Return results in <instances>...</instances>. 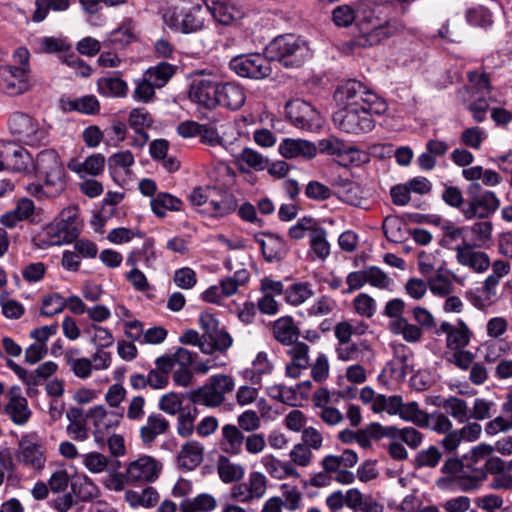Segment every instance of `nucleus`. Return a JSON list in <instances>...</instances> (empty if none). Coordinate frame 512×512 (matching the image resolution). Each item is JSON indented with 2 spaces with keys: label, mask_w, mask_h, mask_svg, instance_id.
<instances>
[{
  "label": "nucleus",
  "mask_w": 512,
  "mask_h": 512,
  "mask_svg": "<svg viewBox=\"0 0 512 512\" xmlns=\"http://www.w3.org/2000/svg\"><path fill=\"white\" fill-rule=\"evenodd\" d=\"M334 97L340 109L334 114L333 121L338 129L348 134L372 131L375 127L373 115L384 114L388 108L383 98L356 80L341 85Z\"/></svg>",
  "instance_id": "f257e3e1"
},
{
  "label": "nucleus",
  "mask_w": 512,
  "mask_h": 512,
  "mask_svg": "<svg viewBox=\"0 0 512 512\" xmlns=\"http://www.w3.org/2000/svg\"><path fill=\"white\" fill-rule=\"evenodd\" d=\"M378 7L368 1L359 2L356 8L340 5L333 10V21L337 26L347 27L357 21L360 34L355 38V44L366 48L376 45L390 37L395 32V26L382 19Z\"/></svg>",
  "instance_id": "f03ea898"
},
{
  "label": "nucleus",
  "mask_w": 512,
  "mask_h": 512,
  "mask_svg": "<svg viewBox=\"0 0 512 512\" xmlns=\"http://www.w3.org/2000/svg\"><path fill=\"white\" fill-rule=\"evenodd\" d=\"M33 172L40 182L27 185L26 190L32 196L54 198L67 186L64 164L54 149H45L37 154Z\"/></svg>",
  "instance_id": "7ed1b4c3"
},
{
  "label": "nucleus",
  "mask_w": 512,
  "mask_h": 512,
  "mask_svg": "<svg viewBox=\"0 0 512 512\" xmlns=\"http://www.w3.org/2000/svg\"><path fill=\"white\" fill-rule=\"evenodd\" d=\"M265 52L271 60L287 68L300 67L312 55L306 41L293 34L276 37L267 45Z\"/></svg>",
  "instance_id": "20e7f679"
},
{
  "label": "nucleus",
  "mask_w": 512,
  "mask_h": 512,
  "mask_svg": "<svg viewBox=\"0 0 512 512\" xmlns=\"http://www.w3.org/2000/svg\"><path fill=\"white\" fill-rule=\"evenodd\" d=\"M79 233L78 209L71 206L63 209L59 217L44 228L42 242L45 247L68 244Z\"/></svg>",
  "instance_id": "39448f33"
},
{
  "label": "nucleus",
  "mask_w": 512,
  "mask_h": 512,
  "mask_svg": "<svg viewBox=\"0 0 512 512\" xmlns=\"http://www.w3.org/2000/svg\"><path fill=\"white\" fill-rule=\"evenodd\" d=\"M10 133L19 141L28 146L45 145L49 139V127L29 114L16 111L8 121Z\"/></svg>",
  "instance_id": "423d86ee"
},
{
  "label": "nucleus",
  "mask_w": 512,
  "mask_h": 512,
  "mask_svg": "<svg viewBox=\"0 0 512 512\" xmlns=\"http://www.w3.org/2000/svg\"><path fill=\"white\" fill-rule=\"evenodd\" d=\"M219 85L218 75L212 69H197L191 73L188 98L194 104L206 109L216 107Z\"/></svg>",
  "instance_id": "0eeeda50"
},
{
  "label": "nucleus",
  "mask_w": 512,
  "mask_h": 512,
  "mask_svg": "<svg viewBox=\"0 0 512 512\" xmlns=\"http://www.w3.org/2000/svg\"><path fill=\"white\" fill-rule=\"evenodd\" d=\"M206 11L199 4L180 3L169 8L163 15L164 22L171 28L183 32H195L203 28Z\"/></svg>",
  "instance_id": "6e6552de"
},
{
  "label": "nucleus",
  "mask_w": 512,
  "mask_h": 512,
  "mask_svg": "<svg viewBox=\"0 0 512 512\" xmlns=\"http://www.w3.org/2000/svg\"><path fill=\"white\" fill-rule=\"evenodd\" d=\"M234 387L235 383L231 376L214 375L203 386L192 391L189 398L194 404L215 408L225 401V395L232 392Z\"/></svg>",
  "instance_id": "1a4fd4ad"
},
{
  "label": "nucleus",
  "mask_w": 512,
  "mask_h": 512,
  "mask_svg": "<svg viewBox=\"0 0 512 512\" xmlns=\"http://www.w3.org/2000/svg\"><path fill=\"white\" fill-rule=\"evenodd\" d=\"M469 198L461 208L465 219L486 218L500 206V200L492 191L482 190L479 184H473L468 191Z\"/></svg>",
  "instance_id": "9d476101"
},
{
  "label": "nucleus",
  "mask_w": 512,
  "mask_h": 512,
  "mask_svg": "<svg viewBox=\"0 0 512 512\" xmlns=\"http://www.w3.org/2000/svg\"><path fill=\"white\" fill-rule=\"evenodd\" d=\"M16 461L23 467L40 472L45 468L46 454L36 433L21 436L15 451Z\"/></svg>",
  "instance_id": "9b49d317"
},
{
  "label": "nucleus",
  "mask_w": 512,
  "mask_h": 512,
  "mask_svg": "<svg viewBox=\"0 0 512 512\" xmlns=\"http://www.w3.org/2000/svg\"><path fill=\"white\" fill-rule=\"evenodd\" d=\"M268 58L260 53L238 55L230 60L229 67L240 77L260 80L272 73Z\"/></svg>",
  "instance_id": "f8f14e48"
},
{
  "label": "nucleus",
  "mask_w": 512,
  "mask_h": 512,
  "mask_svg": "<svg viewBox=\"0 0 512 512\" xmlns=\"http://www.w3.org/2000/svg\"><path fill=\"white\" fill-rule=\"evenodd\" d=\"M124 413L118 410H108L103 405H96L89 409L87 418L93 425V436L96 443L102 445L105 437L119 426Z\"/></svg>",
  "instance_id": "ddd939ff"
},
{
  "label": "nucleus",
  "mask_w": 512,
  "mask_h": 512,
  "mask_svg": "<svg viewBox=\"0 0 512 512\" xmlns=\"http://www.w3.org/2000/svg\"><path fill=\"white\" fill-rule=\"evenodd\" d=\"M285 111L290 122L297 128L315 131L322 126L319 112L308 102L292 100L286 104Z\"/></svg>",
  "instance_id": "4468645a"
},
{
  "label": "nucleus",
  "mask_w": 512,
  "mask_h": 512,
  "mask_svg": "<svg viewBox=\"0 0 512 512\" xmlns=\"http://www.w3.org/2000/svg\"><path fill=\"white\" fill-rule=\"evenodd\" d=\"M161 470L160 461L150 455H142L128 464L126 473L132 483H152L159 478Z\"/></svg>",
  "instance_id": "2eb2a0df"
},
{
  "label": "nucleus",
  "mask_w": 512,
  "mask_h": 512,
  "mask_svg": "<svg viewBox=\"0 0 512 512\" xmlns=\"http://www.w3.org/2000/svg\"><path fill=\"white\" fill-rule=\"evenodd\" d=\"M29 89V75L26 68L0 67V91L17 96Z\"/></svg>",
  "instance_id": "dca6fc26"
},
{
  "label": "nucleus",
  "mask_w": 512,
  "mask_h": 512,
  "mask_svg": "<svg viewBox=\"0 0 512 512\" xmlns=\"http://www.w3.org/2000/svg\"><path fill=\"white\" fill-rule=\"evenodd\" d=\"M456 260L461 266L467 267L478 274L486 272L491 265L489 255L484 251L475 249L469 243L456 247Z\"/></svg>",
  "instance_id": "f3484780"
},
{
  "label": "nucleus",
  "mask_w": 512,
  "mask_h": 512,
  "mask_svg": "<svg viewBox=\"0 0 512 512\" xmlns=\"http://www.w3.org/2000/svg\"><path fill=\"white\" fill-rule=\"evenodd\" d=\"M107 164L112 179L117 184L124 185L132 174V167L135 164L134 155L129 150H122L112 154Z\"/></svg>",
  "instance_id": "a211bd4d"
},
{
  "label": "nucleus",
  "mask_w": 512,
  "mask_h": 512,
  "mask_svg": "<svg viewBox=\"0 0 512 512\" xmlns=\"http://www.w3.org/2000/svg\"><path fill=\"white\" fill-rule=\"evenodd\" d=\"M288 347L286 354L290 360L286 364L285 372L288 377L297 379L310 366V348L300 341H296Z\"/></svg>",
  "instance_id": "6ab92c4d"
},
{
  "label": "nucleus",
  "mask_w": 512,
  "mask_h": 512,
  "mask_svg": "<svg viewBox=\"0 0 512 512\" xmlns=\"http://www.w3.org/2000/svg\"><path fill=\"white\" fill-rule=\"evenodd\" d=\"M1 153L8 157L7 169L25 174H30L34 171L35 159L25 148L13 142H7V149L2 150Z\"/></svg>",
  "instance_id": "aec40b11"
},
{
  "label": "nucleus",
  "mask_w": 512,
  "mask_h": 512,
  "mask_svg": "<svg viewBox=\"0 0 512 512\" xmlns=\"http://www.w3.org/2000/svg\"><path fill=\"white\" fill-rule=\"evenodd\" d=\"M436 333L446 335V346L451 351L465 348L472 335L469 327L463 321H459L458 325L442 322Z\"/></svg>",
  "instance_id": "412c9836"
},
{
  "label": "nucleus",
  "mask_w": 512,
  "mask_h": 512,
  "mask_svg": "<svg viewBox=\"0 0 512 512\" xmlns=\"http://www.w3.org/2000/svg\"><path fill=\"white\" fill-rule=\"evenodd\" d=\"M206 10L216 22L222 25H232L242 18V11L230 0H203Z\"/></svg>",
  "instance_id": "4be33fe9"
},
{
  "label": "nucleus",
  "mask_w": 512,
  "mask_h": 512,
  "mask_svg": "<svg viewBox=\"0 0 512 512\" xmlns=\"http://www.w3.org/2000/svg\"><path fill=\"white\" fill-rule=\"evenodd\" d=\"M245 101L246 92L240 84L235 82H219L216 107L221 105L230 110H237L244 105Z\"/></svg>",
  "instance_id": "5701e85b"
},
{
  "label": "nucleus",
  "mask_w": 512,
  "mask_h": 512,
  "mask_svg": "<svg viewBox=\"0 0 512 512\" xmlns=\"http://www.w3.org/2000/svg\"><path fill=\"white\" fill-rule=\"evenodd\" d=\"M8 396L9 401L5 407L6 413L13 423L24 425L31 417L27 399L22 396L21 389L18 386L11 387Z\"/></svg>",
  "instance_id": "b1692460"
},
{
  "label": "nucleus",
  "mask_w": 512,
  "mask_h": 512,
  "mask_svg": "<svg viewBox=\"0 0 512 512\" xmlns=\"http://www.w3.org/2000/svg\"><path fill=\"white\" fill-rule=\"evenodd\" d=\"M279 153L286 159L304 158L310 160L317 154L316 146L303 139H284L278 147Z\"/></svg>",
  "instance_id": "393cba45"
},
{
  "label": "nucleus",
  "mask_w": 512,
  "mask_h": 512,
  "mask_svg": "<svg viewBox=\"0 0 512 512\" xmlns=\"http://www.w3.org/2000/svg\"><path fill=\"white\" fill-rule=\"evenodd\" d=\"M274 339L284 346H289L298 341L300 329L292 316H282L272 323L271 327Z\"/></svg>",
  "instance_id": "a878e982"
},
{
  "label": "nucleus",
  "mask_w": 512,
  "mask_h": 512,
  "mask_svg": "<svg viewBox=\"0 0 512 512\" xmlns=\"http://www.w3.org/2000/svg\"><path fill=\"white\" fill-rule=\"evenodd\" d=\"M434 404L441 407L448 416L453 418L459 424L466 423L470 420V407L468 402L460 397H437Z\"/></svg>",
  "instance_id": "bb28decb"
},
{
  "label": "nucleus",
  "mask_w": 512,
  "mask_h": 512,
  "mask_svg": "<svg viewBox=\"0 0 512 512\" xmlns=\"http://www.w3.org/2000/svg\"><path fill=\"white\" fill-rule=\"evenodd\" d=\"M256 241L268 262L280 261L287 253L284 239L276 234L265 233L261 238H257Z\"/></svg>",
  "instance_id": "cd10ccee"
},
{
  "label": "nucleus",
  "mask_w": 512,
  "mask_h": 512,
  "mask_svg": "<svg viewBox=\"0 0 512 512\" xmlns=\"http://www.w3.org/2000/svg\"><path fill=\"white\" fill-rule=\"evenodd\" d=\"M244 439V434L237 426L233 424H226L221 429L219 447L223 452L236 456L242 451Z\"/></svg>",
  "instance_id": "c85d7f7f"
},
{
  "label": "nucleus",
  "mask_w": 512,
  "mask_h": 512,
  "mask_svg": "<svg viewBox=\"0 0 512 512\" xmlns=\"http://www.w3.org/2000/svg\"><path fill=\"white\" fill-rule=\"evenodd\" d=\"M169 426V421L161 414H150L140 428V438L145 445H150L158 436L165 434Z\"/></svg>",
  "instance_id": "c756f323"
},
{
  "label": "nucleus",
  "mask_w": 512,
  "mask_h": 512,
  "mask_svg": "<svg viewBox=\"0 0 512 512\" xmlns=\"http://www.w3.org/2000/svg\"><path fill=\"white\" fill-rule=\"evenodd\" d=\"M97 91L108 98H125L128 95V84L118 76L102 77L97 80Z\"/></svg>",
  "instance_id": "7c9ffc66"
},
{
  "label": "nucleus",
  "mask_w": 512,
  "mask_h": 512,
  "mask_svg": "<svg viewBox=\"0 0 512 512\" xmlns=\"http://www.w3.org/2000/svg\"><path fill=\"white\" fill-rule=\"evenodd\" d=\"M128 123L135 134L142 137V143H146L149 137L145 130L154 124V118L150 112L144 107L133 108L129 113Z\"/></svg>",
  "instance_id": "2f4dec72"
},
{
  "label": "nucleus",
  "mask_w": 512,
  "mask_h": 512,
  "mask_svg": "<svg viewBox=\"0 0 512 512\" xmlns=\"http://www.w3.org/2000/svg\"><path fill=\"white\" fill-rule=\"evenodd\" d=\"M204 447L197 441L186 442L179 454L178 463L184 469L193 470L203 460Z\"/></svg>",
  "instance_id": "473e14b6"
},
{
  "label": "nucleus",
  "mask_w": 512,
  "mask_h": 512,
  "mask_svg": "<svg viewBox=\"0 0 512 512\" xmlns=\"http://www.w3.org/2000/svg\"><path fill=\"white\" fill-rule=\"evenodd\" d=\"M497 288L483 281L480 287L467 292L470 303L479 310H485L496 302Z\"/></svg>",
  "instance_id": "72a5a7b5"
},
{
  "label": "nucleus",
  "mask_w": 512,
  "mask_h": 512,
  "mask_svg": "<svg viewBox=\"0 0 512 512\" xmlns=\"http://www.w3.org/2000/svg\"><path fill=\"white\" fill-rule=\"evenodd\" d=\"M106 159L101 153H95L87 157L83 162H72L69 168L80 177L85 175L98 176L105 168Z\"/></svg>",
  "instance_id": "f704fd0d"
},
{
  "label": "nucleus",
  "mask_w": 512,
  "mask_h": 512,
  "mask_svg": "<svg viewBox=\"0 0 512 512\" xmlns=\"http://www.w3.org/2000/svg\"><path fill=\"white\" fill-rule=\"evenodd\" d=\"M218 506L217 499L209 493H200L192 498H185L180 503V512H213Z\"/></svg>",
  "instance_id": "c9c22d12"
},
{
  "label": "nucleus",
  "mask_w": 512,
  "mask_h": 512,
  "mask_svg": "<svg viewBox=\"0 0 512 512\" xmlns=\"http://www.w3.org/2000/svg\"><path fill=\"white\" fill-rule=\"evenodd\" d=\"M79 349L71 348L65 352V360L73 374L80 379H87L92 375V360L79 357Z\"/></svg>",
  "instance_id": "e433bc0d"
},
{
  "label": "nucleus",
  "mask_w": 512,
  "mask_h": 512,
  "mask_svg": "<svg viewBox=\"0 0 512 512\" xmlns=\"http://www.w3.org/2000/svg\"><path fill=\"white\" fill-rule=\"evenodd\" d=\"M368 328V324L357 319L343 320L335 325L334 335L338 342H347L352 336L364 335Z\"/></svg>",
  "instance_id": "4c0bfd02"
},
{
  "label": "nucleus",
  "mask_w": 512,
  "mask_h": 512,
  "mask_svg": "<svg viewBox=\"0 0 512 512\" xmlns=\"http://www.w3.org/2000/svg\"><path fill=\"white\" fill-rule=\"evenodd\" d=\"M314 295L312 285L309 282H294L285 289V302L293 307L304 304Z\"/></svg>",
  "instance_id": "58836bf2"
},
{
  "label": "nucleus",
  "mask_w": 512,
  "mask_h": 512,
  "mask_svg": "<svg viewBox=\"0 0 512 512\" xmlns=\"http://www.w3.org/2000/svg\"><path fill=\"white\" fill-rule=\"evenodd\" d=\"M84 334L88 337L89 342L95 346L96 349H105L114 344V336L112 332L103 326L96 323H90L85 326Z\"/></svg>",
  "instance_id": "ea45409f"
},
{
  "label": "nucleus",
  "mask_w": 512,
  "mask_h": 512,
  "mask_svg": "<svg viewBox=\"0 0 512 512\" xmlns=\"http://www.w3.org/2000/svg\"><path fill=\"white\" fill-rule=\"evenodd\" d=\"M485 480V473L479 468H463L454 478V485L461 491H472L479 488Z\"/></svg>",
  "instance_id": "a19ab883"
},
{
  "label": "nucleus",
  "mask_w": 512,
  "mask_h": 512,
  "mask_svg": "<svg viewBox=\"0 0 512 512\" xmlns=\"http://www.w3.org/2000/svg\"><path fill=\"white\" fill-rule=\"evenodd\" d=\"M335 351L340 361H356L360 358L361 354L370 351V345L365 340L359 342H338Z\"/></svg>",
  "instance_id": "79ce46f5"
},
{
  "label": "nucleus",
  "mask_w": 512,
  "mask_h": 512,
  "mask_svg": "<svg viewBox=\"0 0 512 512\" xmlns=\"http://www.w3.org/2000/svg\"><path fill=\"white\" fill-rule=\"evenodd\" d=\"M125 500L132 508H152L159 501V494L153 487H146L141 492L128 490L125 492Z\"/></svg>",
  "instance_id": "37998d69"
},
{
  "label": "nucleus",
  "mask_w": 512,
  "mask_h": 512,
  "mask_svg": "<svg viewBox=\"0 0 512 512\" xmlns=\"http://www.w3.org/2000/svg\"><path fill=\"white\" fill-rule=\"evenodd\" d=\"M219 478L224 483H233L244 477L245 469L241 464L233 463L225 456H220L217 463Z\"/></svg>",
  "instance_id": "c03bdc74"
},
{
  "label": "nucleus",
  "mask_w": 512,
  "mask_h": 512,
  "mask_svg": "<svg viewBox=\"0 0 512 512\" xmlns=\"http://www.w3.org/2000/svg\"><path fill=\"white\" fill-rule=\"evenodd\" d=\"M273 363L266 352H259L252 361V367L245 371V377L254 384H259L263 375L270 374L273 370Z\"/></svg>",
  "instance_id": "a18cd8bd"
},
{
  "label": "nucleus",
  "mask_w": 512,
  "mask_h": 512,
  "mask_svg": "<svg viewBox=\"0 0 512 512\" xmlns=\"http://www.w3.org/2000/svg\"><path fill=\"white\" fill-rule=\"evenodd\" d=\"M237 161L241 170L253 169L263 171L268 167L267 157L252 148H244L238 155Z\"/></svg>",
  "instance_id": "49530a36"
},
{
  "label": "nucleus",
  "mask_w": 512,
  "mask_h": 512,
  "mask_svg": "<svg viewBox=\"0 0 512 512\" xmlns=\"http://www.w3.org/2000/svg\"><path fill=\"white\" fill-rule=\"evenodd\" d=\"M410 369V356L408 354L395 355L383 369V374L391 380L400 382L405 379Z\"/></svg>",
  "instance_id": "de8ad7c7"
},
{
  "label": "nucleus",
  "mask_w": 512,
  "mask_h": 512,
  "mask_svg": "<svg viewBox=\"0 0 512 512\" xmlns=\"http://www.w3.org/2000/svg\"><path fill=\"white\" fill-rule=\"evenodd\" d=\"M442 237L440 240V245L447 249H454L456 251V247L467 243L464 237V227L457 226L451 222H447L442 225Z\"/></svg>",
  "instance_id": "09e8293b"
},
{
  "label": "nucleus",
  "mask_w": 512,
  "mask_h": 512,
  "mask_svg": "<svg viewBox=\"0 0 512 512\" xmlns=\"http://www.w3.org/2000/svg\"><path fill=\"white\" fill-rule=\"evenodd\" d=\"M390 331L394 335H401L409 343H416L423 336L421 328L409 323L405 318H398L392 321L390 323Z\"/></svg>",
  "instance_id": "8fccbe9b"
},
{
  "label": "nucleus",
  "mask_w": 512,
  "mask_h": 512,
  "mask_svg": "<svg viewBox=\"0 0 512 512\" xmlns=\"http://www.w3.org/2000/svg\"><path fill=\"white\" fill-rule=\"evenodd\" d=\"M181 207L182 201L169 193H159L151 199L152 211L161 218L167 211H179Z\"/></svg>",
  "instance_id": "3c124183"
},
{
  "label": "nucleus",
  "mask_w": 512,
  "mask_h": 512,
  "mask_svg": "<svg viewBox=\"0 0 512 512\" xmlns=\"http://www.w3.org/2000/svg\"><path fill=\"white\" fill-rule=\"evenodd\" d=\"M310 250L315 258L326 259L330 255V244L327 241V232L324 228L317 226L311 231Z\"/></svg>",
  "instance_id": "603ef678"
},
{
  "label": "nucleus",
  "mask_w": 512,
  "mask_h": 512,
  "mask_svg": "<svg viewBox=\"0 0 512 512\" xmlns=\"http://www.w3.org/2000/svg\"><path fill=\"white\" fill-rule=\"evenodd\" d=\"M238 207L236 198L231 194H224L220 199L211 198L206 211L215 217H224L234 212Z\"/></svg>",
  "instance_id": "864d4df0"
},
{
  "label": "nucleus",
  "mask_w": 512,
  "mask_h": 512,
  "mask_svg": "<svg viewBox=\"0 0 512 512\" xmlns=\"http://www.w3.org/2000/svg\"><path fill=\"white\" fill-rule=\"evenodd\" d=\"M72 491L82 501H90L100 495L99 487L86 475L78 477L72 483Z\"/></svg>",
  "instance_id": "5fc2aeb1"
},
{
  "label": "nucleus",
  "mask_w": 512,
  "mask_h": 512,
  "mask_svg": "<svg viewBox=\"0 0 512 512\" xmlns=\"http://www.w3.org/2000/svg\"><path fill=\"white\" fill-rule=\"evenodd\" d=\"M134 90L132 93V98L136 102L141 103H151L154 101L156 93L155 89L157 88L154 83H152L147 77L143 74L142 77L134 79Z\"/></svg>",
  "instance_id": "6e6d98bb"
},
{
  "label": "nucleus",
  "mask_w": 512,
  "mask_h": 512,
  "mask_svg": "<svg viewBox=\"0 0 512 512\" xmlns=\"http://www.w3.org/2000/svg\"><path fill=\"white\" fill-rule=\"evenodd\" d=\"M175 73V67L166 62H160L156 66L150 67L144 72V75L157 88L164 87Z\"/></svg>",
  "instance_id": "4d7b16f0"
},
{
  "label": "nucleus",
  "mask_w": 512,
  "mask_h": 512,
  "mask_svg": "<svg viewBox=\"0 0 512 512\" xmlns=\"http://www.w3.org/2000/svg\"><path fill=\"white\" fill-rule=\"evenodd\" d=\"M386 436L399 438L412 449H416L423 442V435L413 427L399 429L394 426H389L386 427Z\"/></svg>",
  "instance_id": "13d9d810"
},
{
  "label": "nucleus",
  "mask_w": 512,
  "mask_h": 512,
  "mask_svg": "<svg viewBox=\"0 0 512 512\" xmlns=\"http://www.w3.org/2000/svg\"><path fill=\"white\" fill-rule=\"evenodd\" d=\"M233 339L225 330H216L212 337H208L206 343H202V352L212 354L215 351H225L232 346Z\"/></svg>",
  "instance_id": "bf43d9fd"
},
{
  "label": "nucleus",
  "mask_w": 512,
  "mask_h": 512,
  "mask_svg": "<svg viewBox=\"0 0 512 512\" xmlns=\"http://www.w3.org/2000/svg\"><path fill=\"white\" fill-rule=\"evenodd\" d=\"M337 196L341 201L355 207H361L365 200L363 189L359 184L353 182L339 187Z\"/></svg>",
  "instance_id": "052dcab7"
},
{
  "label": "nucleus",
  "mask_w": 512,
  "mask_h": 512,
  "mask_svg": "<svg viewBox=\"0 0 512 512\" xmlns=\"http://www.w3.org/2000/svg\"><path fill=\"white\" fill-rule=\"evenodd\" d=\"M81 463L89 472L93 474L109 472L110 469V459L107 456L95 451L82 454Z\"/></svg>",
  "instance_id": "680f3d73"
},
{
  "label": "nucleus",
  "mask_w": 512,
  "mask_h": 512,
  "mask_svg": "<svg viewBox=\"0 0 512 512\" xmlns=\"http://www.w3.org/2000/svg\"><path fill=\"white\" fill-rule=\"evenodd\" d=\"M422 428H428L431 431L443 435L453 428V423L446 413L433 412L426 415Z\"/></svg>",
  "instance_id": "e2e57ef3"
},
{
  "label": "nucleus",
  "mask_w": 512,
  "mask_h": 512,
  "mask_svg": "<svg viewBox=\"0 0 512 512\" xmlns=\"http://www.w3.org/2000/svg\"><path fill=\"white\" fill-rule=\"evenodd\" d=\"M386 436V427L379 423H371L363 429L357 430L355 442L362 448H369L372 439H380Z\"/></svg>",
  "instance_id": "0e129e2a"
},
{
  "label": "nucleus",
  "mask_w": 512,
  "mask_h": 512,
  "mask_svg": "<svg viewBox=\"0 0 512 512\" xmlns=\"http://www.w3.org/2000/svg\"><path fill=\"white\" fill-rule=\"evenodd\" d=\"M496 412V403L485 398H475L470 408V420L484 421L490 419Z\"/></svg>",
  "instance_id": "69168bd1"
},
{
  "label": "nucleus",
  "mask_w": 512,
  "mask_h": 512,
  "mask_svg": "<svg viewBox=\"0 0 512 512\" xmlns=\"http://www.w3.org/2000/svg\"><path fill=\"white\" fill-rule=\"evenodd\" d=\"M36 10L33 14V20L35 22L43 21L49 10L53 11H65L70 6L69 0H36Z\"/></svg>",
  "instance_id": "338daca9"
},
{
  "label": "nucleus",
  "mask_w": 512,
  "mask_h": 512,
  "mask_svg": "<svg viewBox=\"0 0 512 512\" xmlns=\"http://www.w3.org/2000/svg\"><path fill=\"white\" fill-rule=\"evenodd\" d=\"M442 458L441 451L436 446H429L420 450L415 456V465L418 468H434Z\"/></svg>",
  "instance_id": "774afa93"
}]
</instances>
